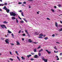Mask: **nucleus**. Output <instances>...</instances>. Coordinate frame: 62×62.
I'll list each match as a JSON object with an SVG mask.
<instances>
[{"label":"nucleus","instance_id":"obj_1","mask_svg":"<svg viewBox=\"0 0 62 62\" xmlns=\"http://www.w3.org/2000/svg\"><path fill=\"white\" fill-rule=\"evenodd\" d=\"M10 16H14V17H15L16 16V15H19L18 14H16L14 12H10Z\"/></svg>","mask_w":62,"mask_h":62},{"label":"nucleus","instance_id":"obj_2","mask_svg":"<svg viewBox=\"0 0 62 62\" xmlns=\"http://www.w3.org/2000/svg\"><path fill=\"white\" fill-rule=\"evenodd\" d=\"M4 9L5 10H6L7 13H9V9H8L7 8V7H6V6H4Z\"/></svg>","mask_w":62,"mask_h":62},{"label":"nucleus","instance_id":"obj_3","mask_svg":"<svg viewBox=\"0 0 62 62\" xmlns=\"http://www.w3.org/2000/svg\"><path fill=\"white\" fill-rule=\"evenodd\" d=\"M0 26H1V28H3V29L4 28V27L6 29H7V28L6 27V25H5L1 24L0 25Z\"/></svg>","mask_w":62,"mask_h":62},{"label":"nucleus","instance_id":"obj_4","mask_svg":"<svg viewBox=\"0 0 62 62\" xmlns=\"http://www.w3.org/2000/svg\"><path fill=\"white\" fill-rule=\"evenodd\" d=\"M5 42H6V43H7L8 44H9V43L8 42V39H6L5 40Z\"/></svg>","mask_w":62,"mask_h":62},{"label":"nucleus","instance_id":"obj_5","mask_svg":"<svg viewBox=\"0 0 62 62\" xmlns=\"http://www.w3.org/2000/svg\"><path fill=\"white\" fill-rule=\"evenodd\" d=\"M46 52H47V53H48L49 54H50L51 53V52L50 51H49L48 50H46Z\"/></svg>","mask_w":62,"mask_h":62},{"label":"nucleus","instance_id":"obj_6","mask_svg":"<svg viewBox=\"0 0 62 62\" xmlns=\"http://www.w3.org/2000/svg\"><path fill=\"white\" fill-rule=\"evenodd\" d=\"M39 56H38L37 55H36L34 56V58H39Z\"/></svg>","mask_w":62,"mask_h":62},{"label":"nucleus","instance_id":"obj_7","mask_svg":"<svg viewBox=\"0 0 62 62\" xmlns=\"http://www.w3.org/2000/svg\"><path fill=\"white\" fill-rule=\"evenodd\" d=\"M11 19L12 20H15V19H16V18L15 17H14L13 16L12 17Z\"/></svg>","mask_w":62,"mask_h":62},{"label":"nucleus","instance_id":"obj_8","mask_svg":"<svg viewBox=\"0 0 62 62\" xmlns=\"http://www.w3.org/2000/svg\"><path fill=\"white\" fill-rule=\"evenodd\" d=\"M31 56H32V55L31 54H30L29 55H28L27 56V57H28V58H29V57H31Z\"/></svg>","mask_w":62,"mask_h":62},{"label":"nucleus","instance_id":"obj_9","mask_svg":"<svg viewBox=\"0 0 62 62\" xmlns=\"http://www.w3.org/2000/svg\"><path fill=\"white\" fill-rule=\"evenodd\" d=\"M8 33H10V34H11V33H12L9 30H8Z\"/></svg>","mask_w":62,"mask_h":62},{"label":"nucleus","instance_id":"obj_10","mask_svg":"<svg viewBox=\"0 0 62 62\" xmlns=\"http://www.w3.org/2000/svg\"><path fill=\"white\" fill-rule=\"evenodd\" d=\"M28 41L29 42H30V43L32 42V40H31V39H29Z\"/></svg>","mask_w":62,"mask_h":62},{"label":"nucleus","instance_id":"obj_11","mask_svg":"<svg viewBox=\"0 0 62 62\" xmlns=\"http://www.w3.org/2000/svg\"><path fill=\"white\" fill-rule=\"evenodd\" d=\"M55 25L56 27L58 26V24H57V22H55Z\"/></svg>","mask_w":62,"mask_h":62},{"label":"nucleus","instance_id":"obj_12","mask_svg":"<svg viewBox=\"0 0 62 62\" xmlns=\"http://www.w3.org/2000/svg\"><path fill=\"white\" fill-rule=\"evenodd\" d=\"M35 35H38L39 34V33H38V32H36L35 33Z\"/></svg>","mask_w":62,"mask_h":62},{"label":"nucleus","instance_id":"obj_13","mask_svg":"<svg viewBox=\"0 0 62 62\" xmlns=\"http://www.w3.org/2000/svg\"><path fill=\"white\" fill-rule=\"evenodd\" d=\"M58 31L59 32L60 31H62V28H61V29H59L58 30Z\"/></svg>","mask_w":62,"mask_h":62},{"label":"nucleus","instance_id":"obj_14","mask_svg":"<svg viewBox=\"0 0 62 62\" xmlns=\"http://www.w3.org/2000/svg\"><path fill=\"white\" fill-rule=\"evenodd\" d=\"M16 43L17 45H20V44L18 41H16Z\"/></svg>","mask_w":62,"mask_h":62},{"label":"nucleus","instance_id":"obj_15","mask_svg":"<svg viewBox=\"0 0 62 62\" xmlns=\"http://www.w3.org/2000/svg\"><path fill=\"white\" fill-rule=\"evenodd\" d=\"M43 51V49H41L39 51V53H40V52H41V51Z\"/></svg>","mask_w":62,"mask_h":62},{"label":"nucleus","instance_id":"obj_16","mask_svg":"<svg viewBox=\"0 0 62 62\" xmlns=\"http://www.w3.org/2000/svg\"><path fill=\"white\" fill-rule=\"evenodd\" d=\"M43 60H44V61H45V62H47V60L46 59H45Z\"/></svg>","mask_w":62,"mask_h":62},{"label":"nucleus","instance_id":"obj_17","mask_svg":"<svg viewBox=\"0 0 62 62\" xmlns=\"http://www.w3.org/2000/svg\"><path fill=\"white\" fill-rule=\"evenodd\" d=\"M33 51L34 52H37V49L36 48L34 49L33 50Z\"/></svg>","mask_w":62,"mask_h":62},{"label":"nucleus","instance_id":"obj_18","mask_svg":"<svg viewBox=\"0 0 62 62\" xmlns=\"http://www.w3.org/2000/svg\"><path fill=\"white\" fill-rule=\"evenodd\" d=\"M3 23H5V24H7L8 23V22H7L5 21H4L3 22Z\"/></svg>","mask_w":62,"mask_h":62},{"label":"nucleus","instance_id":"obj_19","mask_svg":"<svg viewBox=\"0 0 62 62\" xmlns=\"http://www.w3.org/2000/svg\"><path fill=\"white\" fill-rule=\"evenodd\" d=\"M56 46H55L54 47V49H55V50H57V48H56Z\"/></svg>","mask_w":62,"mask_h":62},{"label":"nucleus","instance_id":"obj_20","mask_svg":"<svg viewBox=\"0 0 62 62\" xmlns=\"http://www.w3.org/2000/svg\"><path fill=\"white\" fill-rule=\"evenodd\" d=\"M21 58H22L23 60H24V59H25V58H24L23 57H21Z\"/></svg>","mask_w":62,"mask_h":62},{"label":"nucleus","instance_id":"obj_21","mask_svg":"<svg viewBox=\"0 0 62 62\" xmlns=\"http://www.w3.org/2000/svg\"><path fill=\"white\" fill-rule=\"evenodd\" d=\"M42 60H43L45 59L44 58V57L42 56Z\"/></svg>","mask_w":62,"mask_h":62},{"label":"nucleus","instance_id":"obj_22","mask_svg":"<svg viewBox=\"0 0 62 62\" xmlns=\"http://www.w3.org/2000/svg\"><path fill=\"white\" fill-rule=\"evenodd\" d=\"M23 20L25 21V22H26V23L27 22V21L26 19H25V18H24Z\"/></svg>","mask_w":62,"mask_h":62},{"label":"nucleus","instance_id":"obj_23","mask_svg":"<svg viewBox=\"0 0 62 62\" xmlns=\"http://www.w3.org/2000/svg\"><path fill=\"white\" fill-rule=\"evenodd\" d=\"M20 22L21 23H24V22L22 20L20 21Z\"/></svg>","mask_w":62,"mask_h":62},{"label":"nucleus","instance_id":"obj_24","mask_svg":"<svg viewBox=\"0 0 62 62\" xmlns=\"http://www.w3.org/2000/svg\"><path fill=\"white\" fill-rule=\"evenodd\" d=\"M4 5V4H0V6H3Z\"/></svg>","mask_w":62,"mask_h":62},{"label":"nucleus","instance_id":"obj_25","mask_svg":"<svg viewBox=\"0 0 62 62\" xmlns=\"http://www.w3.org/2000/svg\"><path fill=\"white\" fill-rule=\"evenodd\" d=\"M61 5L60 4H59L58 5V6L59 7V8H61Z\"/></svg>","mask_w":62,"mask_h":62},{"label":"nucleus","instance_id":"obj_26","mask_svg":"<svg viewBox=\"0 0 62 62\" xmlns=\"http://www.w3.org/2000/svg\"><path fill=\"white\" fill-rule=\"evenodd\" d=\"M39 36H43V35L41 34L39 35Z\"/></svg>","mask_w":62,"mask_h":62},{"label":"nucleus","instance_id":"obj_27","mask_svg":"<svg viewBox=\"0 0 62 62\" xmlns=\"http://www.w3.org/2000/svg\"><path fill=\"white\" fill-rule=\"evenodd\" d=\"M51 10L52 11V12H54V10L53 9H51Z\"/></svg>","mask_w":62,"mask_h":62},{"label":"nucleus","instance_id":"obj_28","mask_svg":"<svg viewBox=\"0 0 62 62\" xmlns=\"http://www.w3.org/2000/svg\"><path fill=\"white\" fill-rule=\"evenodd\" d=\"M48 39V38L47 37H46L44 38L46 40H47V39Z\"/></svg>","mask_w":62,"mask_h":62},{"label":"nucleus","instance_id":"obj_29","mask_svg":"<svg viewBox=\"0 0 62 62\" xmlns=\"http://www.w3.org/2000/svg\"><path fill=\"white\" fill-rule=\"evenodd\" d=\"M25 32H26V33H27H27H28V32H27V30H25Z\"/></svg>","mask_w":62,"mask_h":62},{"label":"nucleus","instance_id":"obj_30","mask_svg":"<svg viewBox=\"0 0 62 62\" xmlns=\"http://www.w3.org/2000/svg\"><path fill=\"white\" fill-rule=\"evenodd\" d=\"M27 34L28 36V37H30V35H29V33H28V32H27Z\"/></svg>","mask_w":62,"mask_h":62},{"label":"nucleus","instance_id":"obj_31","mask_svg":"<svg viewBox=\"0 0 62 62\" xmlns=\"http://www.w3.org/2000/svg\"><path fill=\"white\" fill-rule=\"evenodd\" d=\"M21 15L22 16H24V15H23V12H22L21 13Z\"/></svg>","mask_w":62,"mask_h":62},{"label":"nucleus","instance_id":"obj_32","mask_svg":"<svg viewBox=\"0 0 62 62\" xmlns=\"http://www.w3.org/2000/svg\"><path fill=\"white\" fill-rule=\"evenodd\" d=\"M18 18H19L20 19V20H22V18H21L20 17V16H18Z\"/></svg>","mask_w":62,"mask_h":62},{"label":"nucleus","instance_id":"obj_33","mask_svg":"<svg viewBox=\"0 0 62 62\" xmlns=\"http://www.w3.org/2000/svg\"><path fill=\"white\" fill-rule=\"evenodd\" d=\"M38 54L39 56H41V54H40V53H39Z\"/></svg>","mask_w":62,"mask_h":62},{"label":"nucleus","instance_id":"obj_34","mask_svg":"<svg viewBox=\"0 0 62 62\" xmlns=\"http://www.w3.org/2000/svg\"><path fill=\"white\" fill-rule=\"evenodd\" d=\"M4 5H7L8 4L7 3H5Z\"/></svg>","mask_w":62,"mask_h":62},{"label":"nucleus","instance_id":"obj_35","mask_svg":"<svg viewBox=\"0 0 62 62\" xmlns=\"http://www.w3.org/2000/svg\"><path fill=\"white\" fill-rule=\"evenodd\" d=\"M23 4V3L22 2H19L18 3V4Z\"/></svg>","mask_w":62,"mask_h":62},{"label":"nucleus","instance_id":"obj_36","mask_svg":"<svg viewBox=\"0 0 62 62\" xmlns=\"http://www.w3.org/2000/svg\"><path fill=\"white\" fill-rule=\"evenodd\" d=\"M31 54H32V55H34V54H35V53H31Z\"/></svg>","mask_w":62,"mask_h":62},{"label":"nucleus","instance_id":"obj_37","mask_svg":"<svg viewBox=\"0 0 62 62\" xmlns=\"http://www.w3.org/2000/svg\"><path fill=\"white\" fill-rule=\"evenodd\" d=\"M33 43H35V44H37V43H38V42H33Z\"/></svg>","mask_w":62,"mask_h":62},{"label":"nucleus","instance_id":"obj_38","mask_svg":"<svg viewBox=\"0 0 62 62\" xmlns=\"http://www.w3.org/2000/svg\"><path fill=\"white\" fill-rule=\"evenodd\" d=\"M46 19L47 20H50V18H46Z\"/></svg>","mask_w":62,"mask_h":62},{"label":"nucleus","instance_id":"obj_39","mask_svg":"<svg viewBox=\"0 0 62 62\" xmlns=\"http://www.w3.org/2000/svg\"><path fill=\"white\" fill-rule=\"evenodd\" d=\"M22 36H25V34L24 33L22 35Z\"/></svg>","mask_w":62,"mask_h":62},{"label":"nucleus","instance_id":"obj_40","mask_svg":"<svg viewBox=\"0 0 62 62\" xmlns=\"http://www.w3.org/2000/svg\"><path fill=\"white\" fill-rule=\"evenodd\" d=\"M10 60H11V61H13V59H11V58H10L9 59Z\"/></svg>","mask_w":62,"mask_h":62},{"label":"nucleus","instance_id":"obj_41","mask_svg":"<svg viewBox=\"0 0 62 62\" xmlns=\"http://www.w3.org/2000/svg\"><path fill=\"white\" fill-rule=\"evenodd\" d=\"M16 54H18V52L17 51H16Z\"/></svg>","mask_w":62,"mask_h":62},{"label":"nucleus","instance_id":"obj_42","mask_svg":"<svg viewBox=\"0 0 62 62\" xmlns=\"http://www.w3.org/2000/svg\"><path fill=\"white\" fill-rule=\"evenodd\" d=\"M31 60V61H33V60H34V59H30Z\"/></svg>","mask_w":62,"mask_h":62},{"label":"nucleus","instance_id":"obj_43","mask_svg":"<svg viewBox=\"0 0 62 62\" xmlns=\"http://www.w3.org/2000/svg\"><path fill=\"white\" fill-rule=\"evenodd\" d=\"M38 38H42V37H41V36L38 37Z\"/></svg>","mask_w":62,"mask_h":62},{"label":"nucleus","instance_id":"obj_44","mask_svg":"<svg viewBox=\"0 0 62 62\" xmlns=\"http://www.w3.org/2000/svg\"><path fill=\"white\" fill-rule=\"evenodd\" d=\"M40 48H41V47H40V46H39L38 47V49H39Z\"/></svg>","mask_w":62,"mask_h":62},{"label":"nucleus","instance_id":"obj_45","mask_svg":"<svg viewBox=\"0 0 62 62\" xmlns=\"http://www.w3.org/2000/svg\"><path fill=\"white\" fill-rule=\"evenodd\" d=\"M16 22L17 23H18V22H19V21H18V20H16Z\"/></svg>","mask_w":62,"mask_h":62},{"label":"nucleus","instance_id":"obj_46","mask_svg":"<svg viewBox=\"0 0 62 62\" xmlns=\"http://www.w3.org/2000/svg\"><path fill=\"white\" fill-rule=\"evenodd\" d=\"M1 39H2V40H4V38H1Z\"/></svg>","mask_w":62,"mask_h":62},{"label":"nucleus","instance_id":"obj_47","mask_svg":"<svg viewBox=\"0 0 62 62\" xmlns=\"http://www.w3.org/2000/svg\"><path fill=\"white\" fill-rule=\"evenodd\" d=\"M21 30H20L19 31V32H18V33H19V34H20V33H21Z\"/></svg>","mask_w":62,"mask_h":62},{"label":"nucleus","instance_id":"obj_48","mask_svg":"<svg viewBox=\"0 0 62 62\" xmlns=\"http://www.w3.org/2000/svg\"><path fill=\"white\" fill-rule=\"evenodd\" d=\"M52 36L53 37H54L55 36V35H54V34H53L52 35Z\"/></svg>","mask_w":62,"mask_h":62},{"label":"nucleus","instance_id":"obj_49","mask_svg":"<svg viewBox=\"0 0 62 62\" xmlns=\"http://www.w3.org/2000/svg\"><path fill=\"white\" fill-rule=\"evenodd\" d=\"M22 40L23 41L24 40V38H22Z\"/></svg>","mask_w":62,"mask_h":62},{"label":"nucleus","instance_id":"obj_50","mask_svg":"<svg viewBox=\"0 0 62 62\" xmlns=\"http://www.w3.org/2000/svg\"><path fill=\"white\" fill-rule=\"evenodd\" d=\"M0 11H2V10L1 9V8H0Z\"/></svg>","mask_w":62,"mask_h":62},{"label":"nucleus","instance_id":"obj_51","mask_svg":"<svg viewBox=\"0 0 62 62\" xmlns=\"http://www.w3.org/2000/svg\"><path fill=\"white\" fill-rule=\"evenodd\" d=\"M60 55H62V53H60Z\"/></svg>","mask_w":62,"mask_h":62},{"label":"nucleus","instance_id":"obj_52","mask_svg":"<svg viewBox=\"0 0 62 62\" xmlns=\"http://www.w3.org/2000/svg\"><path fill=\"white\" fill-rule=\"evenodd\" d=\"M23 4H26V2H23Z\"/></svg>","mask_w":62,"mask_h":62},{"label":"nucleus","instance_id":"obj_53","mask_svg":"<svg viewBox=\"0 0 62 62\" xmlns=\"http://www.w3.org/2000/svg\"><path fill=\"white\" fill-rule=\"evenodd\" d=\"M19 12H22V10H20V11H19Z\"/></svg>","mask_w":62,"mask_h":62},{"label":"nucleus","instance_id":"obj_54","mask_svg":"<svg viewBox=\"0 0 62 62\" xmlns=\"http://www.w3.org/2000/svg\"><path fill=\"white\" fill-rule=\"evenodd\" d=\"M56 43H58V44H59V42H56Z\"/></svg>","mask_w":62,"mask_h":62},{"label":"nucleus","instance_id":"obj_55","mask_svg":"<svg viewBox=\"0 0 62 62\" xmlns=\"http://www.w3.org/2000/svg\"><path fill=\"white\" fill-rule=\"evenodd\" d=\"M57 60H59V59L58 58H57Z\"/></svg>","mask_w":62,"mask_h":62},{"label":"nucleus","instance_id":"obj_56","mask_svg":"<svg viewBox=\"0 0 62 62\" xmlns=\"http://www.w3.org/2000/svg\"><path fill=\"white\" fill-rule=\"evenodd\" d=\"M11 45L12 46V45H14V44H12L11 43Z\"/></svg>","mask_w":62,"mask_h":62},{"label":"nucleus","instance_id":"obj_57","mask_svg":"<svg viewBox=\"0 0 62 62\" xmlns=\"http://www.w3.org/2000/svg\"><path fill=\"white\" fill-rule=\"evenodd\" d=\"M56 57H57V58H58V56H56Z\"/></svg>","mask_w":62,"mask_h":62},{"label":"nucleus","instance_id":"obj_58","mask_svg":"<svg viewBox=\"0 0 62 62\" xmlns=\"http://www.w3.org/2000/svg\"><path fill=\"white\" fill-rule=\"evenodd\" d=\"M37 14H39V12H37Z\"/></svg>","mask_w":62,"mask_h":62},{"label":"nucleus","instance_id":"obj_59","mask_svg":"<svg viewBox=\"0 0 62 62\" xmlns=\"http://www.w3.org/2000/svg\"><path fill=\"white\" fill-rule=\"evenodd\" d=\"M54 8H56V6H54Z\"/></svg>","mask_w":62,"mask_h":62},{"label":"nucleus","instance_id":"obj_60","mask_svg":"<svg viewBox=\"0 0 62 62\" xmlns=\"http://www.w3.org/2000/svg\"><path fill=\"white\" fill-rule=\"evenodd\" d=\"M11 35L12 36H14V35H13V33H12L11 34Z\"/></svg>","mask_w":62,"mask_h":62},{"label":"nucleus","instance_id":"obj_61","mask_svg":"<svg viewBox=\"0 0 62 62\" xmlns=\"http://www.w3.org/2000/svg\"><path fill=\"white\" fill-rule=\"evenodd\" d=\"M54 53H56V51H55L54 50Z\"/></svg>","mask_w":62,"mask_h":62},{"label":"nucleus","instance_id":"obj_62","mask_svg":"<svg viewBox=\"0 0 62 62\" xmlns=\"http://www.w3.org/2000/svg\"><path fill=\"white\" fill-rule=\"evenodd\" d=\"M10 54H11V52H10Z\"/></svg>","mask_w":62,"mask_h":62},{"label":"nucleus","instance_id":"obj_63","mask_svg":"<svg viewBox=\"0 0 62 62\" xmlns=\"http://www.w3.org/2000/svg\"><path fill=\"white\" fill-rule=\"evenodd\" d=\"M60 22L61 23H62V22L61 21H60Z\"/></svg>","mask_w":62,"mask_h":62},{"label":"nucleus","instance_id":"obj_64","mask_svg":"<svg viewBox=\"0 0 62 62\" xmlns=\"http://www.w3.org/2000/svg\"><path fill=\"white\" fill-rule=\"evenodd\" d=\"M0 1L2 2V0H0Z\"/></svg>","mask_w":62,"mask_h":62}]
</instances>
